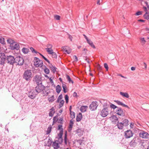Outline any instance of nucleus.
<instances>
[{
  "instance_id": "obj_44",
  "label": "nucleus",
  "mask_w": 149,
  "mask_h": 149,
  "mask_svg": "<svg viewBox=\"0 0 149 149\" xmlns=\"http://www.w3.org/2000/svg\"><path fill=\"white\" fill-rule=\"evenodd\" d=\"M54 18L56 20H59L60 19L61 17L58 15H55L54 16Z\"/></svg>"
},
{
  "instance_id": "obj_47",
  "label": "nucleus",
  "mask_w": 149,
  "mask_h": 149,
  "mask_svg": "<svg viewBox=\"0 0 149 149\" xmlns=\"http://www.w3.org/2000/svg\"><path fill=\"white\" fill-rule=\"evenodd\" d=\"M65 100L66 101V102L67 103L68 101L69 97L67 95H65Z\"/></svg>"
},
{
  "instance_id": "obj_38",
  "label": "nucleus",
  "mask_w": 149,
  "mask_h": 149,
  "mask_svg": "<svg viewBox=\"0 0 149 149\" xmlns=\"http://www.w3.org/2000/svg\"><path fill=\"white\" fill-rule=\"evenodd\" d=\"M70 114L71 115V117L72 118H75V113L72 111H71V109H70Z\"/></svg>"
},
{
  "instance_id": "obj_45",
  "label": "nucleus",
  "mask_w": 149,
  "mask_h": 149,
  "mask_svg": "<svg viewBox=\"0 0 149 149\" xmlns=\"http://www.w3.org/2000/svg\"><path fill=\"white\" fill-rule=\"evenodd\" d=\"M58 120V116H55L53 118V122L55 123Z\"/></svg>"
},
{
  "instance_id": "obj_17",
  "label": "nucleus",
  "mask_w": 149,
  "mask_h": 149,
  "mask_svg": "<svg viewBox=\"0 0 149 149\" xmlns=\"http://www.w3.org/2000/svg\"><path fill=\"white\" fill-rule=\"evenodd\" d=\"M111 121L115 123H118V118L115 116H113L110 117Z\"/></svg>"
},
{
  "instance_id": "obj_49",
  "label": "nucleus",
  "mask_w": 149,
  "mask_h": 149,
  "mask_svg": "<svg viewBox=\"0 0 149 149\" xmlns=\"http://www.w3.org/2000/svg\"><path fill=\"white\" fill-rule=\"evenodd\" d=\"M73 124V120L71 119L70 121V127H72Z\"/></svg>"
},
{
  "instance_id": "obj_8",
  "label": "nucleus",
  "mask_w": 149,
  "mask_h": 149,
  "mask_svg": "<svg viewBox=\"0 0 149 149\" xmlns=\"http://www.w3.org/2000/svg\"><path fill=\"white\" fill-rule=\"evenodd\" d=\"M140 137L145 139L149 138V134L147 132L143 131H141L139 134Z\"/></svg>"
},
{
  "instance_id": "obj_61",
  "label": "nucleus",
  "mask_w": 149,
  "mask_h": 149,
  "mask_svg": "<svg viewBox=\"0 0 149 149\" xmlns=\"http://www.w3.org/2000/svg\"><path fill=\"white\" fill-rule=\"evenodd\" d=\"M61 127H62V125H58V130H61V129H62Z\"/></svg>"
},
{
  "instance_id": "obj_40",
  "label": "nucleus",
  "mask_w": 149,
  "mask_h": 149,
  "mask_svg": "<svg viewBox=\"0 0 149 149\" xmlns=\"http://www.w3.org/2000/svg\"><path fill=\"white\" fill-rule=\"evenodd\" d=\"M50 69L54 73L56 71V68L53 66H50Z\"/></svg>"
},
{
  "instance_id": "obj_32",
  "label": "nucleus",
  "mask_w": 149,
  "mask_h": 149,
  "mask_svg": "<svg viewBox=\"0 0 149 149\" xmlns=\"http://www.w3.org/2000/svg\"><path fill=\"white\" fill-rule=\"evenodd\" d=\"M123 123H123V125H124L125 126H127V125H128V122L129 121L127 119H124L123 121Z\"/></svg>"
},
{
  "instance_id": "obj_4",
  "label": "nucleus",
  "mask_w": 149,
  "mask_h": 149,
  "mask_svg": "<svg viewBox=\"0 0 149 149\" xmlns=\"http://www.w3.org/2000/svg\"><path fill=\"white\" fill-rule=\"evenodd\" d=\"M42 61L38 58L35 57L34 58V65L36 67H41L42 66Z\"/></svg>"
},
{
  "instance_id": "obj_60",
  "label": "nucleus",
  "mask_w": 149,
  "mask_h": 149,
  "mask_svg": "<svg viewBox=\"0 0 149 149\" xmlns=\"http://www.w3.org/2000/svg\"><path fill=\"white\" fill-rule=\"evenodd\" d=\"M83 36H84V38H85V39H86L87 41H88V40L89 39L84 34Z\"/></svg>"
},
{
  "instance_id": "obj_12",
  "label": "nucleus",
  "mask_w": 149,
  "mask_h": 149,
  "mask_svg": "<svg viewBox=\"0 0 149 149\" xmlns=\"http://www.w3.org/2000/svg\"><path fill=\"white\" fill-rule=\"evenodd\" d=\"M108 114V111L107 108H105L102 109L100 112V115L103 117L106 116Z\"/></svg>"
},
{
  "instance_id": "obj_28",
  "label": "nucleus",
  "mask_w": 149,
  "mask_h": 149,
  "mask_svg": "<svg viewBox=\"0 0 149 149\" xmlns=\"http://www.w3.org/2000/svg\"><path fill=\"white\" fill-rule=\"evenodd\" d=\"M120 94L123 96L126 97V98H128L129 97V95L127 93H124L121 92H120Z\"/></svg>"
},
{
  "instance_id": "obj_55",
  "label": "nucleus",
  "mask_w": 149,
  "mask_h": 149,
  "mask_svg": "<svg viewBox=\"0 0 149 149\" xmlns=\"http://www.w3.org/2000/svg\"><path fill=\"white\" fill-rule=\"evenodd\" d=\"M142 14V12L141 11H138L136 12L135 14L136 15H139Z\"/></svg>"
},
{
  "instance_id": "obj_36",
  "label": "nucleus",
  "mask_w": 149,
  "mask_h": 149,
  "mask_svg": "<svg viewBox=\"0 0 149 149\" xmlns=\"http://www.w3.org/2000/svg\"><path fill=\"white\" fill-rule=\"evenodd\" d=\"M45 49L49 54H51L53 52L52 49Z\"/></svg>"
},
{
  "instance_id": "obj_20",
  "label": "nucleus",
  "mask_w": 149,
  "mask_h": 149,
  "mask_svg": "<svg viewBox=\"0 0 149 149\" xmlns=\"http://www.w3.org/2000/svg\"><path fill=\"white\" fill-rule=\"evenodd\" d=\"M55 113V109L54 107L52 108L49 110V115L50 116L52 117Z\"/></svg>"
},
{
  "instance_id": "obj_50",
  "label": "nucleus",
  "mask_w": 149,
  "mask_h": 149,
  "mask_svg": "<svg viewBox=\"0 0 149 149\" xmlns=\"http://www.w3.org/2000/svg\"><path fill=\"white\" fill-rule=\"evenodd\" d=\"M97 68L99 71H101L102 70V67L99 64H97Z\"/></svg>"
},
{
  "instance_id": "obj_59",
  "label": "nucleus",
  "mask_w": 149,
  "mask_h": 149,
  "mask_svg": "<svg viewBox=\"0 0 149 149\" xmlns=\"http://www.w3.org/2000/svg\"><path fill=\"white\" fill-rule=\"evenodd\" d=\"M69 38L71 41H72V37L70 35H69Z\"/></svg>"
},
{
  "instance_id": "obj_42",
  "label": "nucleus",
  "mask_w": 149,
  "mask_h": 149,
  "mask_svg": "<svg viewBox=\"0 0 149 149\" xmlns=\"http://www.w3.org/2000/svg\"><path fill=\"white\" fill-rule=\"evenodd\" d=\"M63 98V96L62 94L60 95L58 97L57 101L61 100Z\"/></svg>"
},
{
  "instance_id": "obj_26",
  "label": "nucleus",
  "mask_w": 149,
  "mask_h": 149,
  "mask_svg": "<svg viewBox=\"0 0 149 149\" xmlns=\"http://www.w3.org/2000/svg\"><path fill=\"white\" fill-rule=\"evenodd\" d=\"M82 118V115L81 113H79L77 117L76 120L77 121H79Z\"/></svg>"
},
{
  "instance_id": "obj_63",
  "label": "nucleus",
  "mask_w": 149,
  "mask_h": 149,
  "mask_svg": "<svg viewBox=\"0 0 149 149\" xmlns=\"http://www.w3.org/2000/svg\"><path fill=\"white\" fill-rule=\"evenodd\" d=\"M135 68L134 67H132L131 68V70L132 71L134 70H135Z\"/></svg>"
},
{
  "instance_id": "obj_2",
  "label": "nucleus",
  "mask_w": 149,
  "mask_h": 149,
  "mask_svg": "<svg viewBox=\"0 0 149 149\" xmlns=\"http://www.w3.org/2000/svg\"><path fill=\"white\" fill-rule=\"evenodd\" d=\"M45 93H44V95L48 96L47 99L49 102H52L55 100L54 95L53 93L50 92L49 91L47 90L45 91Z\"/></svg>"
},
{
  "instance_id": "obj_15",
  "label": "nucleus",
  "mask_w": 149,
  "mask_h": 149,
  "mask_svg": "<svg viewBox=\"0 0 149 149\" xmlns=\"http://www.w3.org/2000/svg\"><path fill=\"white\" fill-rule=\"evenodd\" d=\"M116 113L119 116H123L124 115V113L123 111L120 108L118 107L116 109Z\"/></svg>"
},
{
  "instance_id": "obj_39",
  "label": "nucleus",
  "mask_w": 149,
  "mask_h": 149,
  "mask_svg": "<svg viewBox=\"0 0 149 149\" xmlns=\"http://www.w3.org/2000/svg\"><path fill=\"white\" fill-rule=\"evenodd\" d=\"M52 129V127L50 125L48 127L47 131V134H49L50 133Z\"/></svg>"
},
{
  "instance_id": "obj_19",
  "label": "nucleus",
  "mask_w": 149,
  "mask_h": 149,
  "mask_svg": "<svg viewBox=\"0 0 149 149\" xmlns=\"http://www.w3.org/2000/svg\"><path fill=\"white\" fill-rule=\"evenodd\" d=\"M52 146L54 149H57L59 147V145L58 144V141H56L53 143Z\"/></svg>"
},
{
  "instance_id": "obj_16",
  "label": "nucleus",
  "mask_w": 149,
  "mask_h": 149,
  "mask_svg": "<svg viewBox=\"0 0 149 149\" xmlns=\"http://www.w3.org/2000/svg\"><path fill=\"white\" fill-rule=\"evenodd\" d=\"M62 50L63 52H65L69 54L71 52V49L69 47L64 46L62 47Z\"/></svg>"
},
{
  "instance_id": "obj_34",
  "label": "nucleus",
  "mask_w": 149,
  "mask_h": 149,
  "mask_svg": "<svg viewBox=\"0 0 149 149\" xmlns=\"http://www.w3.org/2000/svg\"><path fill=\"white\" fill-rule=\"evenodd\" d=\"M56 91L58 93H60L61 91V87L59 85H58L56 87Z\"/></svg>"
},
{
  "instance_id": "obj_9",
  "label": "nucleus",
  "mask_w": 149,
  "mask_h": 149,
  "mask_svg": "<svg viewBox=\"0 0 149 149\" xmlns=\"http://www.w3.org/2000/svg\"><path fill=\"white\" fill-rule=\"evenodd\" d=\"M15 62L19 65H22L24 63V61L22 57L19 56L15 58Z\"/></svg>"
},
{
  "instance_id": "obj_43",
  "label": "nucleus",
  "mask_w": 149,
  "mask_h": 149,
  "mask_svg": "<svg viewBox=\"0 0 149 149\" xmlns=\"http://www.w3.org/2000/svg\"><path fill=\"white\" fill-rule=\"evenodd\" d=\"M47 48L46 49H52V45L50 44H48L47 45Z\"/></svg>"
},
{
  "instance_id": "obj_18",
  "label": "nucleus",
  "mask_w": 149,
  "mask_h": 149,
  "mask_svg": "<svg viewBox=\"0 0 149 149\" xmlns=\"http://www.w3.org/2000/svg\"><path fill=\"white\" fill-rule=\"evenodd\" d=\"M115 102H116L118 105H121L123 107L127 108L128 109H130V108L127 105L124 104L122 102H121L119 101L116 100L115 101Z\"/></svg>"
},
{
  "instance_id": "obj_7",
  "label": "nucleus",
  "mask_w": 149,
  "mask_h": 149,
  "mask_svg": "<svg viewBox=\"0 0 149 149\" xmlns=\"http://www.w3.org/2000/svg\"><path fill=\"white\" fill-rule=\"evenodd\" d=\"M33 81L38 84H42V76L41 75H36L33 78Z\"/></svg>"
},
{
  "instance_id": "obj_53",
  "label": "nucleus",
  "mask_w": 149,
  "mask_h": 149,
  "mask_svg": "<svg viewBox=\"0 0 149 149\" xmlns=\"http://www.w3.org/2000/svg\"><path fill=\"white\" fill-rule=\"evenodd\" d=\"M104 67L106 69L107 71H108L109 68L107 64L106 63H105L104 64Z\"/></svg>"
},
{
  "instance_id": "obj_3",
  "label": "nucleus",
  "mask_w": 149,
  "mask_h": 149,
  "mask_svg": "<svg viewBox=\"0 0 149 149\" xmlns=\"http://www.w3.org/2000/svg\"><path fill=\"white\" fill-rule=\"evenodd\" d=\"M32 77V74L31 70H25L23 74V78L27 81L31 80Z\"/></svg>"
},
{
  "instance_id": "obj_31",
  "label": "nucleus",
  "mask_w": 149,
  "mask_h": 149,
  "mask_svg": "<svg viewBox=\"0 0 149 149\" xmlns=\"http://www.w3.org/2000/svg\"><path fill=\"white\" fill-rule=\"evenodd\" d=\"M62 87L63 89L64 92V93H66L68 90L66 85L65 84H63Z\"/></svg>"
},
{
  "instance_id": "obj_25",
  "label": "nucleus",
  "mask_w": 149,
  "mask_h": 149,
  "mask_svg": "<svg viewBox=\"0 0 149 149\" xmlns=\"http://www.w3.org/2000/svg\"><path fill=\"white\" fill-rule=\"evenodd\" d=\"M87 43L91 46L94 49L95 48V47L94 45L93 42L91 40H89L87 41Z\"/></svg>"
},
{
  "instance_id": "obj_51",
  "label": "nucleus",
  "mask_w": 149,
  "mask_h": 149,
  "mask_svg": "<svg viewBox=\"0 0 149 149\" xmlns=\"http://www.w3.org/2000/svg\"><path fill=\"white\" fill-rule=\"evenodd\" d=\"M40 55L42 56V57H43V58L48 63H49V61L47 59V58H46L45 56H44L43 55H42L41 54H40Z\"/></svg>"
},
{
  "instance_id": "obj_22",
  "label": "nucleus",
  "mask_w": 149,
  "mask_h": 149,
  "mask_svg": "<svg viewBox=\"0 0 149 149\" xmlns=\"http://www.w3.org/2000/svg\"><path fill=\"white\" fill-rule=\"evenodd\" d=\"M52 143V141L51 140L49 139L47 140H46L45 141V146H51Z\"/></svg>"
},
{
  "instance_id": "obj_46",
  "label": "nucleus",
  "mask_w": 149,
  "mask_h": 149,
  "mask_svg": "<svg viewBox=\"0 0 149 149\" xmlns=\"http://www.w3.org/2000/svg\"><path fill=\"white\" fill-rule=\"evenodd\" d=\"M110 107L111 108L113 109H115L116 108L118 109V107H117L116 106H115V105L113 104H111L110 105Z\"/></svg>"
},
{
  "instance_id": "obj_54",
  "label": "nucleus",
  "mask_w": 149,
  "mask_h": 149,
  "mask_svg": "<svg viewBox=\"0 0 149 149\" xmlns=\"http://www.w3.org/2000/svg\"><path fill=\"white\" fill-rule=\"evenodd\" d=\"M64 142L65 144H67V138L66 134H65L64 138Z\"/></svg>"
},
{
  "instance_id": "obj_24",
  "label": "nucleus",
  "mask_w": 149,
  "mask_h": 149,
  "mask_svg": "<svg viewBox=\"0 0 149 149\" xmlns=\"http://www.w3.org/2000/svg\"><path fill=\"white\" fill-rule=\"evenodd\" d=\"M88 108L87 106H82L81 107L80 110L82 112H85L86 111Z\"/></svg>"
},
{
  "instance_id": "obj_48",
  "label": "nucleus",
  "mask_w": 149,
  "mask_h": 149,
  "mask_svg": "<svg viewBox=\"0 0 149 149\" xmlns=\"http://www.w3.org/2000/svg\"><path fill=\"white\" fill-rule=\"evenodd\" d=\"M51 54H52V56L53 58H56L57 57V55L54 52H53Z\"/></svg>"
},
{
  "instance_id": "obj_14",
  "label": "nucleus",
  "mask_w": 149,
  "mask_h": 149,
  "mask_svg": "<svg viewBox=\"0 0 149 149\" xmlns=\"http://www.w3.org/2000/svg\"><path fill=\"white\" fill-rule=\"evenodd\" d=\"M133 133L132 131L130 130H127L125 132V136L126 138H129L133 136Z\"/></svg>"
},
{
  "instance_id": "obj_6",
  "label": "nucleus",
  "mask_w": 149,
  "mask_h": 149,
  "mask_svg": "<svg viewBox=\"0 0 149 149\" xmlns=\"http://www.w3.org/2000/svg\"><path fill=\"white\" fill-rule=\"evenodd\" d=\"M37 94V92L35 89H32L29 92L28 96L31 98L34 99L36 97Z\"/></svg>"
},
{
  "instance_id": "obj_58",
  "label": "nucleus",
  "mask_w": 149,
  "mask_h": 149,
  "mask_svg": "<svg viewBox=\"0 0 149 149\" xmlns=\"http://www.w3.org/2000/svg\"><path fill=\"white\" fill-rule=\"evenodd\" d=\"M134 124L133 123H131L130 125V127L132 128H133L134 127Z\"/></svg>"
},
{
  "instance_id": "obj_10",
  "label": "nucleus",
  "mask_w": 149,
  "mask_h": 149,
  "mask_svg": "<svg viewBox=\"0 0 149 149\" xmlns=\"http://www.w3.org/2000/svg\"><path fill=\"white\" fill-rule=\"evenodd\" d=\"M7 60L8 63L10 64H13L15 62V58L13 56H9L7 57Z\"/></svg>"
},
{
  "instance_id": "obj_57",
  "label": "nucleus",
  "mask_w": 149,
  "mask_h": 149,
  "mask_svg": "<svg viewBox=\"0 0 149 149\" xmlns=\"http://www.w3.org/2000/svg\"><path fill=\"white\" fill-rule=\"evenodd\" d=\"M87 51V50L86 48H84L83 50V53L84 54H86Z\"/></svg>"
},
{
  "instance_id": "obj_64",
  "label": "nucleus",
  "mask_w": 149,
  "mask_h": 149,
  "mask_svg": "<svg viewBox=\"0 0 149 149\" xmlns=\"http://www.w3.org/2000/svg\"><path fill=\"white\" fill-rule=\"evenodd\" d=\"M143 64L144 65V66H145V69H146L147 68V65L146 63H143Z\"/></svg>"
},
{
  "instance_id": "obj_27",
  "label": "nucleus",
  "mask_w": 149,
  "mask_h": 149,
  "mask_svg": "<svg viewBox=\"0 0 149 149\" xmlns=\"http://www.w3.org/2000/svg\"><path fill=\"white\" fill-rule=\"evenodd\" d=\"M57 102L59 103V108L63 106L64 104V100H60L58 101H57Z\"/></svg>"
},
{
  "instance_id": "obj_35",
  "label": "nucleus",
  "mask_w": 149,
  "mask_h": 149,
  "mask_svg": "<svg viewBox=\"0 0 149 149\" xmlns=\"http://www.w3.org/2000/svg\"><path fill=\"white\" fill-rule=\"evenodd\" d=\"M22 51L23 53L24 54H27L29 52V50L27 48H23L22 49Z\"/></svg>"
},
{
  "instance_id": "obj_11",
  "label": "nucleus",
  "mask_w": 149,
  "mask_h": 149,
  "mask_svg": "<svg viewBox=\"0 0 149 149\" xmlns=\"http://www.w3.org/2000/svg\"><path fill=\"white\" fill-rule=\"evenodd\" d=\"M6 58V56L4 53H0V64L4 63Z\"/></svg>"
},
{
  "instance_id": "obj_56",
  "label": "nucleus",
  "mask_w": 149,
  "mask_h": 149,
  "mask_svg": "<svg viewBox=\"0 0 149 149\" xmlns=\"http://www.w3.org/2000/svg\"><path fill=\"white\" fill-rule=\"evenodd\" d=\"M0 42L2 44H3L4 42V39L3 38H1L0 37Z\"/></svg>"
},
{
  "instance_id": "obj_62",
  "label": "nucleus",
  "mask_w": 149,
  "mask_h": 149,
  "mask_svg": "<svg viewBox=\"0 0 149 149\" xmlns=\"http://www.w3.org/2000/svg\"><path fill=\"white\" fill-rule=\"evenodd\" d=\"M49 79L50 82L52 83H53V81L52 80V79H51V78H49Z\"/></svg>"
},
{
  "instance_id": "obj_52",
  "label": "nucleus",
  "mask_w": 149,
  "mask_h": 149,
  "mask_svg": "<svg viewBox=\"0 0 149 149\" xmlns=\"http://www.w3.org/2000/svg\"><path fill=\"white\" fill-rule=\"evenodd\" d=\"M73 60H74V61H75L76 62L77 61H78V59L77 58L76 56H73Z\"/></svg>"
},
{
  "instance_id": "obj_33",
  "label": "nucleus",
  "mask_w": 149,
  "mask_h": 149,
  "mask_svg": "<svg viewBox=\"0 0 149 149\" xmlns=\"http://www.w3.org/2000/svg\"><path fill=\"white\" fill-rule=\"evenodd\" d=\"M45 67L44 69V71L47 74H48L49 73V69L46 67L45 66H43Z\"/></svg>"
},
{
  "instance_id": "obj_23",
  "label": "nucleus",
  "mask_w": 149,
  "mask_h": 149,
  "mask_svg": "<svg viewBox=\"0 0 149 149\" xmlns=\"http://www.w3.org/2000/svg\"><path fill=\"white\" fill-rule=\"evenodd\" d=\"M83 131L81 129H78L76 131V134L78 136H81L83 134Z\"/></svg>"
},
{
  "instance_id": "obj_37",
  "label": "nucleus",
  "mask_w": 149,
  "mask_h": 149,
  "mask_svg": "<svg viewBox=\"0 0 149 149\" xmlns=\"http://www.w3.org/2000/svg\"><path fill=\"white\" fill-rule=\"evenodd\" d=\"M140 39L142 45H143L145 44L146 42V41L145 40L144 38H140Z\"/></svg>"
},
{
  "instance_id": "obj_29",
  "label": "nucleus",
  "mask_w": 149,
  "mask_h": 149,
  "mask_svg": "<svg viewBox=\"0 0 149 149\" xmlns=\"http://www.w3.org/2000/svg\"><path fill=\"white\" fill-rule=\"evenodd\" d=\"M66 78L69 83H71L72 84H73V81L71 79L69 76L68 75H67Z\"/></svg>"
},
{
  "instance_id": "obj_1",
  "label": "nucleus",
  "mask_w": 149,
  "mask_h": 149,
  "mask_svg": "<svg viewBox=\"0 0 149 149\" xmlns=\"http://www.w3.org/2000/svg\"><path fill=\"white\" fill-rule=\"evenodd\" d=\"M7 42L10 44V47L11 49L18 50L19 49V47L18 43L15 42L14 40L9 38L7 40Z\"/></svg>"
},
{
  "instance_id": "obj_41",
  "label": "nucleus",
  "mask_w": 149,
  "mask_h": 149,
  "mask_svg": "<svg viewBox=\"0 0 149 149\" xmlns=\"http://www.w3.org/2000/svg\"><path fill=\"white\" fill-rule=\"evenodd\" d=\"M30 49L31 50V52L33 53H35L36 54H37L38 53V52L37 51L35 50L33 47H31L30 48Z\"/></svg>"
},
{
  "instance_id": "obj_30",
  "label": "nucleus",
  "mask_w": 149,
  "mask_h": 149,
  "mask_svg": "<svg viewBox=\"0 0 149 149\" xmlns=\"http://www.w3.org/2000/svg\"><path fill=\"white\" fill-rule=\"evenodd\" d=\"M63 131H61L60 133L58 134V136H59V138L58 139V140L60 141L61 142H62L63 139L62 138V137L63 134Z\"/></svg>"
},
{
  "instance_id": "obj_21",
  "label": "nucleus",
  "mask_w": 149,
  "mask_h": 149,
  "mask_svg": "<svg viewBox=\"0 0 149 149\" xmlns=\"http://www.w3.org/2000/svg\"><path fill=\"white\" fill-rule=\"evenodd\" d=\"M117 123V125L118 126V128L120 130L122 129L123 128L124 126H125L124 125H123V123L122 122H119Z\"/></svg>"
},
{
  "instance_id": "obj_13",
  "label": "nucleus",
  "mask_w": 149,
  "mask_h": 149,
  "mask_svg": "<svg viewBox=\"0 0 149 149\" xmlns=\"http://www.w3.org/2000/svg\"><path fill=\"white\" fill-rule=\"evenodd\" d=\"M97 102H93L90 105V108L92 111L95 110L97 107Z\"/></svg>"
},
{
  "instance_id": "obj_5",
  "label": "nucleus",
  "mask_w": 149,
  "mask_h": 149,
  "mask_svg": "<svg viewBox=\"0 0 149 149\" xmlns=\"http://www.w3.org/2000/svg\"><path fill=\"white\" fill-rule=\"evenodd\" d=\"M36 88V89L35 90L36 91L37 94L42 91L44 92L45 91V87L42 85V84H38Z\"/></svg>"
}]
</instances>
